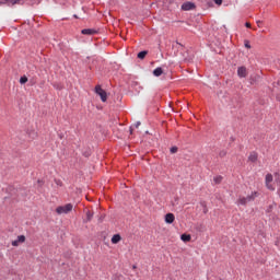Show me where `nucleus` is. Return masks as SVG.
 <instances>
[{"mask_svg":"<svg viewBox=\"0 0 280 280\" xmlns=\"http://www.w3.org/2000/svg\"><path fill=\"white\" fill-rule=\"evenodd\" d=\"M259 196V192L253 191L247 197H238L236 205H242L243 207H246L247 202H254L255 198Z\"/></svg>","mask_w":280,"mask_h":280,"instance_id":"nucleus-1","label":"nucleus"},{"mask_svg":"<svg viewBox=\"0 0 280 280\" xmlns=\"http://www.w3.org/2000/svg\"><path fill=\"white\" fill-rule=\"evenodd\" d=\"M71 211H73V205L71 203H67L65 206H59L56 208V213H58V215H62V213H71Z\"/></svg>","mask_w":280,"mask_h":280,"instance_id":"nucleus-2","label":"nucleus"},{"mask_svg":"<svg viewBox=\"0 0 280 280\" xmlns=\"http://www.w3.org/2000/svg\"><path fill=\"white\" fill-rule=\"evenodd\" d=\"M95 94L100 95L102 102H106V100H108V95L106 94V91H104V89H102L101 85L95 86Z\"/></svg>","mask_w":280,"mask_h":280,"instance_id":"nucleus-3","label":"nucleus"},{"mask_svg":"<svg viewBox=\"0 0 280 280\" xmlns=\"http://www.w3.org/2000/svg\"><path fill=\"white\" fill-rule=\"evenodd\" d=\"M272 174L268 173L265 177V185L267 187V189H269V191H275V186L272 185Z\"/></svg>","mask_w":280,"mask_h":280,"instance_id":"nucleus-4","label":"nucleus"},{"mask_svg":"<svg viewBox=\"0 0 280 280\" xmlns=\"http://www.w3.org/2000/svg\"><path fill=\"white\" fill-rule=\"evenodd\" d=\"M182 10H184V12H189V10H196V3H194V2H184L182 4Z\"/></svg>","mask_w":280,"mask_h":280,"instance_id":"nucleus-5","label":"nucleus"},{"mask_svg":"<svg viewBox=\"0 0 280 280\" xmlns=\"http://www.w3.org/2000/svg\"><path fill=\"white\" fill-rule=\"evenodd\" d=\"M20 244H25V235H20L15 241H12V246H19Z\"/></svg>","mask_w":280,"mask_h":280,"instance_id":"nucleus-6","label":"nucleus"},{"mask_svg":"<svg viewBox=\"0 0 280 280\" xmlns=\"http://www.w3.org/2000/svg\"><path fill=\"white\" fill-rule=\"evenodd\" d=\"M237 75L238 78H246V75H248V70H246V67H238Z\"/></svg>","mask_w":280,"mask_h":280,"instance_id":"nucleus-7","label":"nucleus"},{"mask_svg":"<svg viewBox=\"0 0 280 280\" xmlns=\"http://www.w3.org/2000/svg\"><path fill=\"white\" fill-rule=\"evenodd\" d=\"M176 220V217L174 215V213H167L165 215V222L166 224H174V221Z\"/></svg>","mask_w":280,"mask_h":280,"instance_id":"nucleus-8","label":"nucleus"},{"mask_svg":"<svg viewBox=\"0 0 280 280\" xmlns=\"http://www.w3.org/2000/svg\"><path fill=\"white\" fill-rule=\"evenodd\" d=\"M81 34H84L86 36H93V34H97V31L93 28H84L81 31Z\"/></svg>","mask_w":280,"mask_h":280,"instance_id":"nucleus-9","label":"nucleus"},{"mask_svg":"<svg viewBox=\"0 0 280 280\" xmlns=\"http://www.w3.org/2000/svg\"><path fill=\"white\" fill-rule=\"evenodd\" d=\"M153 75H155V78H161V75H163V68L159 67V68L154 69Z\"/></svg>","mask_w":280,"mask_h":280,"instance_id":"nucleus-10","label":"nucleus"},{"mask_svg":"<svg viewBox=\"0 0 280 280\" xmlns=\"http://www.w3.org/2000/svg\"><path fill=\"white\" fill-rule=\"evenodd\" d=\"M120 242H121V235L115 234V235L112 237V244H119Z\"/></svg>","mask_w":280,"mask_h":280,"instance_id":"nucleus-11","label":"nucleus"},{"mask_svg":"<svg viewBox=\"0 0 280 280\" xmlns=\"http://www.w3.org/2000/svg\"><path fill=\"white\" fill-rule=\"evenodd\" d=\"M180 241L182 242H191V235H189V234H182L180 235Z\"/></svg>","mask_w":280,"mask_h":280,"instance_id":"nucleus-12","label":"nucleus"},{"mask_svg":"<svg viewBox=\"0 0 280 280\" xmlns=\"http://www.w3.org/2000/svg\"><path fill=\"white\" fill-rule=\"evenodd\" d=\"M248 161H250L252 163L257 162V153L252 152L248 156Z\"/></svg>","mask_w":280,"mask_h":280,"instance_id":"nucleus-13","label":"nucleus"},{"mask_svg":"<svg viewBox=\"0 0 280 280\" xmlns=\"http://www.w3.org/2000/svg\"><path fill=\"white\" fill-rule=\"evenodd\" d=\"M145 56H148V50H143V51H140V52L138 54V58H139L140 60H143V58H145Z\"/></svg>","mask_w":280,"mask_h":280,"instance_id":"nucleus-14","label":"nucleus"},{"mask_svg":"<svg viewBox=\"0 0 280 280\" xmlns=\"http://www.w3.org/2000/svg\"><path fill=\"white\" fill-rule=\"evenodd\" d=\"M86 220H88V222H91V220H93V211H88L86 212Z\"/></svg>","mask_w":280,"mask_h":280,"instance_id":"nucleus-15","label":"nucleus"},{"mask_svg":"<svg viewBox=\"0 0 280 280\" xmlns=\"http://www.w3.org/2000/svg\"><path fill=\"white\" fill-rule=\"evenodd\" d=\"M213 182L215 183V185H220V183H222V176L214 177Z\"/></svg>","mask_w":280,"mask_h":280,"instance_id":"nucleus-16","label":"nucleus"},{"mask_svg":"<svg viewBox=\"0 0 280 280\" xmlns=\"http://www.w3.org/2000/svg\"><path fill=\"white\" fill-rule=\"evenodd\" d=\"M26 82H27V77H21V79H20V84H26Z\"/></svg>","mask_w":280,"mask_h":280,"instance_id":"nucleus-17","label":"nucleus"},{"mask_svg":"<svg viewBox=\"0 0 280 280\" xmlns=\"http://www.w3.org/2000/svg\"><path fill=\"white\" fill-rule=\"evenodd\" d=\"M219 156H220L221 159H224V156H226V151H225V150L220 151V152H219Z\"/></svg>","mask_w":280,"mask_h":280,"instance_id":"nucleus-18","label":"nucleus"},{"mask_svg":"<svg viewBox=\"0 0 280 280\" xmlns=\"http://www.w3.org/2000/svg\"><path fill=\"white\" fill-rule=\"evenodd\" d=\"M244 45H245L246 49H250V42H248V39L244 40Z\"/></svg>","mask_w":280,"mask_h":280,"instance_id":"nucleus-19","label":"nucleus"},{"mask_svg":"<svg viewBox=\"0 0 280 280\" xmlns=\"http://www.w3.org/2000/svg\"><path fill=\"white\" fill-rule=\"evenodd\" d=\"M176 152H178V148L177 147L171 148V154H176Z\"/></svg>","mask_w":280,"mask_h":280,"instance_id":"nucleus-20","label":"nucleus"},{"mask_svg":"<svg viewBox=\"0 0 280 280\" xmlns=\"http://www.w3.org/2000/svg\"><path fill=\"white\" fill-rule=\"evenodd\" d=\"M214 3H217V5H222V0H214Z\"/></svg>","mask_w":280,"mask_h":280,"instance_id":"nucleus-21","label":"nucleus"},{"mask_svg":"<svg viewBox=\"0 0 280 280\" xmlns=\"http://www.w3.org/2000/svg\"><path fill=\"white\" fill-rule=\"evenodd\" d=\"M256 23H257L258 27H261L262 22L260 20H257Z\"/></svg>","mask_w":280,"mask_h":280,"instance_id":"nucleus-22","label":"nucleus"},{"mask_svg":"<svg viewBox=\"0 0 280 280\" xmlns=\"http://www.w3.org/2000/svg\"><path fill=\"white\" fill-rule=\"evenodd\" d=\"M133 126H135V128H139V126H141V122L138 121Z\"/></svg>","mask_w":280,"mask_h":280,"instance_id":"nucleus-23","label":"nucleus"},{"mask_svg":"<svg viewBox=\"0 0 280 280\" xmlns=\"http://www.w3.org/2000/svg\"><path fill=\"white\" fill-rule=\"evenodd\" d=\"M245 27H250V23L246 22Z\"/></svg>","mask_w":280,"mask_h":280,"instance_id":"nucleus-24","label":"nucleus"},{"mask_svg":"<svg viewBox=\"0 0 280 280\" xmlns=\"http://www.w3.org/2000/svg\"><path fill=\"white\" fill-rule=\"evenodd\" d=\"M130 133L132 135V128H130Z\"/></svg>","mask_w":280,"mask_h":280,"instance_id":"nucleus-25","label":"nucleus"}]
</instances>
